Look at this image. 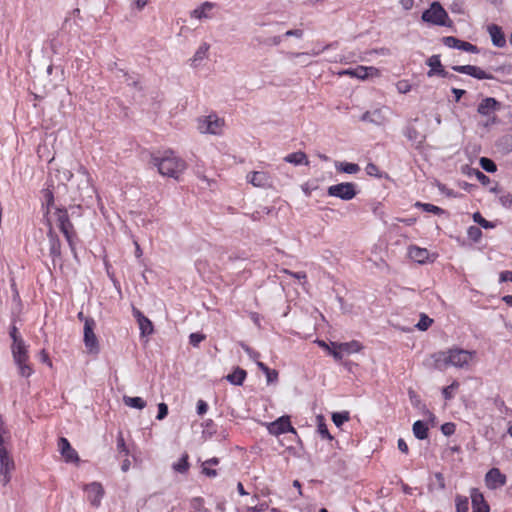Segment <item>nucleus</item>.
<instances>
[{
	"label": "nucleus",
	"instance_id": "35",
	"mask_svg": "<svg viewBox=\"0 0 512 512\" xmlns=\"http://www.w3.org/2000/svg\"><path fill=\"white\" fill-rule=\"evenodd\" d=\"M212 8V4L209 3V2H205L203 5H201L200 7L194 9L192 12H191V16L193 18H196V19H201L203 17H206V11L207 10H210Z\"/></svg>",
	"mask_w": 512,
	"mask_h": 512
},
{
	"label": "nucleus",
	"instance_id": "43",
	"mask_svg": "<svg viewBox=\"0 0 512 512\" xmlns=\"http://www.w3.org/2000/svg\"><path fill=\"white\" fill-rule=\"evenodd\" d=\"M44 200H45V203L47 205V211L48 210H54V197H53V193L52 191H50L49 189H46L44 190Z\"/></svg>",
	"mask_w": 512,
	"mask_h": 512
},
{
	"label": "nucleus",
	"instance_id": "21",
	"mask_svg": "<svg viewBox=\"0 0 512 512\" xmlns=\"http://www.w3.org/2000/svg\"><path fill=\"white\" fill-rule=\"evenodd\" d=\"M408 255L412 260L420 264L426 263L428 261H434L435 259L434 255H432L431 258V255L427 249L417 246L409 247Z\"/></svg>",
	"mask_w": 512,
	"mask_h": 512
},
{
	"label": "nucleus",
	"instance_id": "37",
	"mask_svg": "<svg viewBox=\"0 0 512 512\" xmlns=\"http://www.w3.org/2000/svg\"><path fill=\"white\" fill-rule=\"evenodd\" d=\"M189 468L188 455H183L177 463L173 464V469L179 473H185Z\"/></svg>",
	"mask_w": 512,
	"mask_h": 512
},
{
	"label": "nucleus",
	"instance_id": "27",
	"mask_svg": "<svg viewBox=\"0 0 512 512\" xmlns=\"http://www.w3.org/2000/svg\"><path fill=\"white\" fill-rule=\"evenodd\" d=\"M48 238H49V242H50V255L53 258L60 257L61 244H60V241H59L57 235L55 234V232L53 231L52 228H49Z\"/></svg>",
	"mask_w": 512,
	"mask_h": 512
},
{
	"label": "nucleus",
	"instance_id": "48",
	"mask_svg": "<svg viewBox=\"0 0 512 512\" xmlns=\"http://www.w3.org/2000/svg\"><path fill=\"white\" fill-rule=\"evenodd\" d=\"M441 431L445 436H450L455 432V425L450 422L444 423L441 426Z\"/></svg>",
	"mask_w": 512,
	"mask_h": 512
},
{
	"label": "nucleus",
	"instance_id": "59",
	"mask_svg": "<svg viewBox=\"0 0 512 512\" xmlns=\"http://www.w3.org/2000/svg\"><path fill=\"white\" fill-rule=\"evenodd\" d=\"M207 409H208L207 403L203 400H199L197 403V413L199 415H203L204 413L207 412Z\"/></svg>",
	"mask_w": 512,
	"mask_h": 512
},
{
	"label": "nucleus",
	"instance_id": "24",
	"mask_svg": "<svg viewBox=\"0 0 512 512\" xmlns=\"http://www.w3.org/2000/svg\"><path fill=\"white\" fill-rule=\"evenodd\" d=\"M14 469L15 464L9 452L4 445H0V472L13 471Z\"/></svg>",
	"mask_w": 512,
	"mask_h": 512
},
{
	"label": "nucleus",
	"instance_id": "45",
	"mask_svg": "<svg viewBox=\"0 0 512 512\" xmlns=\"http://www.w3.org/2000/svg\"><path fill=\"white\" fill-rule=\"evenodd\" d=\"M207 51H208L207 46L203 45V46L199 47L194 55L193 62L203 60L207 55Z\"/></svg>",
	"mask_w": 512,
	"mask_h": 512
},
{
	"label": "nucleus",
	"instance_id": "26",
	"mask_svg": "<svg viewBox=\"0 0 512 512\" xmlns=\"http://www.w3.org/2000/svg\"><path fill=\"white\" fill-rule=\"evenodd\" d=\"M488 32L491 36L492 43L497 47H503L506 44V40L501 28L497 25H490Z\"/></svg>",
	"mask_w": 512,
	"mask_h": 512
},
{
	"label": "nucleus",
	"instance_id": "54",
	"mask_svg": "<svg viewBox=\"0 0 512 512\" xmlns=\"http://www.w3.org/2000/svg\"><path fill=\"white\" fill-rule=\"evenodd\" d=\"M318 432L323 438L332 439V436L330 435L327 426L324 423H319L318 425Z\"/></svg>",
	"mask_w": 512,
	"mask_h": 512
},
{
	"label": "nucleus",
	"instance_id": "5",
	"mask_svg": "<svg viewBox=\"0 0 512 512\" xmlns=\"http://www.w3.org/2000/svg\"><path fill=\"white\" fill-rule=\"evenodd\" d=\"M95 327L96 323L93 318H85L84 344L90 354H98L100 350L97 336L94 333Z\"/></svg>",
	"mask_w": 512,
	"mask_h": 512
},
{
	"label": "nucleus",
	"instance_id": "62",
	"mask_svg": "<svg viewBox=\"0 0 512 512\" xmlns=\"http://www.w3.org/2000/svg\"><path fill=\"white\" fill-rule=\"evenodd\" d=\"M398 449L402 452V453H405L407 454L409 449H408V445L407 443L404 441V439L400 438L398 439Z\"/></svg>",
	"mask_w": 512,
	"mask_h": 512
},
{
	"label": "nucleus",
	"instance_id": "19",
	"mask_svg": "<svg viewBox=\"0 0 512 512\" xmlns=\"http://www.w3.org/2000/svg\"><path fill=\"white\" fill-rule=\"evenodd\" d=\"M247 181L255 187L268 188L271 187V177L265 171H254L247 175Z\"/></svg>",
	"mask_w": 512,
	"mask_h": 512
},
{
	"label": "nucleus",
	"instance_id": "32",
	"mask_svg": "<svg viewBox=\"0 0 512 512\" xmlns=\"http://www.w3.org/2000/svg\"><path fill=\"white\" fill-rule=\"evenodd\" d=\"M405 136L408 138V140L412 141L416 144V146H420L423 142L425 137L421 135L416 128L409 126L405 130Z\"/></svg>",
	"mask_w": 512,
	"mask_h": 512
},
{
	"label": "nucleus",
	"instance_id": "44",
	"mask_svg": "<svg viewBox=\"0 0 512 512\" xmlns=\"http://www.w3.org/2000/svg\"><path fill=\"white\" fill-rule=\"evenodd\" d=\"M459 383L454 381L451 385L445 387L442 394L446 400H450L453 397V390L458 388Z\"/></svg>",
	"mask_w": 512,
	"mask_h": 512
},
{
	"label": "nucleus",
	"instance_id": "2",
	"mask_svg": "<svg viewBox=\"0 0 512 512\" xmlns=\"http://www.w3.org/2000/svg\"><path fill=\"white\" fill-rule=\"evenodd\" d=\"M46 220L49 228H52V225L55 224L60 229V231L64 234L72 252H75L74 238L76 233L72 223L69 220L67 211L60 208L48 210L46 212Z\"/></svg>",
	"mask_w": 512,
	"mask_h": 512
},
{
	"label": "nucleus",
	"instance_id": "14",
	"mask_svg": "<svg viewBox=\"0 0 512 512\" xmlns=\"http://www.w3.org/2000/svg\"><path fill=\"white\" fill-rule=\"evenodd\" d=\"M339 75H348L361 80L366 79L369 76H378L379 70L375 67L358 66L354 69H346L339 72Z\"/></svg>",
	"mask_w": 512,
	"mask_h": 512
},
{
	"label": "nucleus",
	"instance_id": "49",
	"mask_svg": "<svg viewBox=\"0 0 512 512\" xmlns=\"http://www.w3.org/2000/svg\"><path fill=\"white\" fill-rule=\"evenodd\" d=\"M168 414V406L165 403L158 404V414L156 418L158 420H163Z\"/></svg>",
	"mask_w": 512,
	"mask_h": 512
},
{
	"label": "nucleus",
	"instance_id": "3",
	"mask_svg": "<svg viewBox=\"0 0 512 512\" xmlns=\"http://www.w3.org/2000/svg\"><path fill=\"white\" fill-rule=\"evenodd\" d=\"M11 348L14 361L19 369V374L23 377H29L33 370L27 364L28 354L23 339L13 342Z\"/></svg>",
	"mask_w": 512,
	"mask_h": 512
},
{
	"label": "nucleus",
	"instance_id": "64",
	"mask_svg": "<svg viewBox=\"0 0 512 512\" xmlns=\"http://www.w3.org/2000/svg\"><path fill=\"white\" fill-rule=\"evenodd\" d=\"M500 280L501 281H512V272L511 271H504L500 274Z\"/></svg>",
	"mask_w": 512,
	"mask_h": 512
},
{
	"label": "nucleus",
	"instance_id": "36",
	"mask_svg": "<svg viewBox=\"0 0 512 512\" xmlns=\"http://www.w3.org/2000/svg\"><path fill=\"white\" fill-rule=\"evenodd\" d=\"M456 511L457 512H468L469 511V501L465 496L457 495L456 499Z\"/></svg>",
	"mask_w": 512,
	"mask_h": 512
},
{
	"label": "nucleus",
	"instance_id": "33",
	"mask_svg": "<svg viewBox=\"0 0 512 512\" xmlns=\"http://www.w3.org/2000/svg\"><path fill=\"white\" fill-rule=\"evenodd\" d=\"M123 402L126 406L139 410H142L146 407V401H144L141 397L123 396Z\"/></svg>",
	"mask_w": 512,
	"mask_h": 512
},
{
	"label": "nucleus",
	"instance_id": "55",
	"mask_svg": "<svg viewBox=\"0 0 512 512\" xmlns=\"http://www.w3.org/2000/svg\"><path fill=\"white\" fill-rule=\"evenodd\" d=\"M499 200L503 206L510 207L512 205V194H504L500 196Z\"/></svg>",
	"mask_w": 512,
	"mask_h": 512
},
{
	"label": "nucleus",
	"instance_id": "15",
	"mask_svg": "<svg viewBox=\"0 0 512 512\" xmlns=\"http://www.w3.org/2000/svg\"><path fill=\"white\" fill-rule=\"evenodd\" d=\"M58 449L61 453L62 457L67 463H75L79 462V456L75 449H73L69 443V441L61 437L58 441Z\"/></svg>",
	"mask_w": 512,
	"mask_h": 512
},
{
	"label": "nucleus",
	"instance_id": "46",
	"mask_svg": "<svg viewBox=\"0 0 512 512\" xmlns=\"http://www.w3.org/2000/svg\"><path fill=\"white\" fill-rule=\"evenodd\" d=\"M117 449L120 453H124L125 456L129 454V450L125 444L122 434H119L117 438Z\"/></svg>",
	"mask_w": 512,
	"mask_h": 512
},
{
	"label": "nucleus",
	"instance_id": "53",
	"mask_svg": "<svg viewBox=\"0 0 512 512\" xmlns=\"http://www.w3.org/2000/svg\"><path fill=\"white\" fill-rule=\"evenodd\" d=\"M411 89V85L408 83V81H399L397 83V90L400 92V93H407L409 92Z\"/></svg>",
	"mask_w": 512,
	"mask_h": 512
},
{
	"label": "nucleus",
	"instance_id": "58",
	"mask_svg": "<svg viewBox=\"0 0 512 512\" xmlns=\"http://www.w3.org/2000/svg\"><path fill=\"white\" fill-rule=\"evenodd\" d=\"M266 379L268 384L276 383L278 380V372L272 369L267 373Z\"/></svg>",
	"mask_w": 512,
	"mask_h": 512
},
{
	"label": "nucleus",
	"instance_id": "13",
	"mask_svg": "<svg viewBox=\"0 0 512 512\" xmlns=\"http://www.w3.org/2000/svg\"><path fill=\"white\" fill-rule=\"evenodd\" d=\"M485 484L489 489L495 490L506 484V476L498 468H492L485 475Z\"/></svg>",
	"mask_w": 512,
	"mask_h": 512
},
{
	"label": "nucleus",
	"instance_id": "38",
	"mask_svg": "<svg viewBox=\"0 0 512 512\" xmlns=\"http://www.w3.org/2000/svg\"><path fill=\"white\" fill-rule=\"evenodd\" d=\"M480 166L483 170L489 173H494L497 170L496 164L489 158H480Z\"/></svg>",
	"mask_w": 512,
	"mask_h": 512
},
{
	"label": "nucleus",
	"instance_id": "10",
	"mask_svg": "<svg viewBox=\"0 0 512 512\" xmlns=\"http://www.w3.org/2000/svg\"><path fill=\"white\" fill-rule=\"evenodd\" d=\"M452 69L458 73L467 74L479 80L494 78L491 74L486 73L483 69L474 65H455L452 66Z\"/></svg>",
	"mask_w": 512,
	"mask_h": 512
},
{
	"label": "nucleus",
	"instance_id": "39",
	"mask_svg": "<svg viewBox=\"0 0 512 512\" xmlns=\"http://www.w3.org/2000/svg\"><path fill=\"white\" fill-rule=\"evenodd\" d=\"M415 206L421 207L424 211L430 212V213H433L436 215L443 213V210L440 207L435 206L433 204L417 202L415 204Z\"/></svg>",
	"mask_w": 512,
	"mask_h": 512
},
{
	"label": "nucleus",
	"instance_id": "12",
	"mask_svg": "<svg viewBox=\"0 0 512 512\" xmlns=\"http://www.w3.org/2000/svg\"><path fill=\"white\" fill-rule=\"evenodd\" d=\"M267 428L269 433L273 435H280L286 432L295 433V429L292 427L288 416L278 418L276 421L270 423Z\"/></svg>",
	"mask_w": 512,
	"mask_h": 512
},
{
	"label": "nucleus",
	"instance_id": "52",
	"mask_svg": "<svg viewBox=\"0 0 512 512\" xmlns=\"http://www.w3.org/2000/svg\"><path fill=\"white\" fill-rule=\"evenodd\" d=\"M7 434H8V431L6 429L5 422L2 418V416L0 415V445H4L5 435H7Z\"/></svg>",
	"mask_w": 512,
	"mask_h": 512
},
{
	"label": "nucleus",
	"instance_id": "63",
	"mask_svg": "<svg viewBox=\"0 0 512 512\" xmlns=\"http://www.w3.org/2000/svg\"><path fill=\"white\" fill-rule=\"evenodd\" d=\"M399 2L405 10H410L414 5V0H399Z\"/></svg>",
	"mask_w": 512,
	"mask_h": 512
},
{
	"label": "nucleus",
	"instance_id": "16",
	"mask_svg": "<svg viewBox=\"0 0 512 512\" xmlns=\"http://www.w3.org/2000/svg\"><path fill=\"white\" fill-rule=\"evenodd\" d=\"M84 490L87 492V498L93 506H99L104 495V489L99 482H92L85 485Z\"/></svg>",
	"mask_w": 512,
	"mask_h": 512
},
{
	"label": "nucleus",
	"instance_id": "7",
	"mask_svg": "<svg viewBox=\"0 0 512 512\" xmlns=\"http://www.w3.org/2000/svg\"><path fill=\"white\" fill-rule=\"evenodd\" d=\"M327 193L331 197H337L346 201L353 199L357 194L355 184L350 182L332 185L328 187Z\"/></svg>",
	"mask_w": 512,
	"mask_h": 512
},
{
	"label": "nucleus",
	"instance_id": "17",
	"mask_svg": "<svg viewBox=\"0 0 512 512\" xmlns=\"http://www.w3.org/2000/svg\"><path fill=\"white\" fill-rule=\"evenodd\" d=\"M443 43L445 46H447L449 48H456V49L463 50V51L470 52V53H478L479 52L477 46H475L469 42L462 41L453 36L444 37Z\"/></svg>",
	"mask_w": 512,
	"mask_h": 512
},
{
	"label": "nucleus",
	"instance_id": "8",
	"mask_svg": "<svg viewBox=\"0 0 512 512\" xmlns=\"http://www.w3.org/2000/svg\"><path fill=\"white\" fill-rule=\"evenodd\" d=\"M224 126L223 119L216 115H209L200 120L198 129L201 133L220 134Z\"/></svg>",
	"mask_w": 512,
	"mask_h": 512
},
{
	"label": "nucleus",
	"instance_id": "41",
	"mask_svg": "<svg viewBox=\"0 0 512 512\" xmlns=\"http://www.w3.org/2000/svg\"><path fill=\"white\" fill-rule=\"evenodd\" d=\"M432 323L433 320L430 317H428L426 314H421L420 320L416 324V327L421 331H425L431 326Z\"/></svg>",
	"mask_w": 512,
	"mask_h": 512
},
{
	"label": "nucleus",
	"instance_id": "6",
	"mask_svg": "<svg viewBox=\"0 0 512 512\" xmlns=\"http://www.w3.org/2000/svg\"><path fill=\"white\" fill-rule=\"evenodd\" d=\"M448 351L450 364L456 368H468L476 355L474 351L459 348L449 349Z\"/></svg>",
	"mask_w": 512,
	"mask_h": 512
},
{
	"label": "nucleus",
	"instance_id": "29",
	"mask_svg": "<svg viewBox=\"0 0 512 512\" xmlns=\"http://www.w3.org/2000/svg\"><path fill=\"white\" fill-rule=\"evenodd\" d=\"M246 371L240 367L235 368V370L226 376V379L233 385H242L246 378Z\"/></svg>",
	"mask_w": 512,
	"mask_h": 512
},
{
	"label": "nucleus",
	"instance_id": "56",
	"mask_svg": "<svg viewBox=\"0 0 512 512\" xmlns=\"http://www.w3.org/2000/svg\"><path fill=\"white\" fill-rule=\"evenodd\" d=\"M283 272L285 274H288V275L298 279V280H305L307 277L305 272H292L288 269H284Z\"/></svg>",
	"mask_w": 512,
	"mask_h": 512
},
{
	"label": "nucleus",
	"instance_id": "18",
	"mask_svg": "<svg viewBox=\"0 0 512 512\" xmlns=\"http://www.w3.org/2000/svg\"><path fill=\"white\" fill-rule=\"evenodd\" d=\"M427 65L430 67V70L428 71L427 75L428 77H432L434 76L435 74L437 75H440L442 77H448V78H454L456 79L457 77L454 76V75H451L449 74L448 72H446L441 64V61H440V56L439 55H432L431 57L428 58L427 60Z\"/></svg>",
	"mask_w": 512,
	"mask_h": 512
},
{
	"label": "nucleus",
	"instance_id": "11",
	"mask_svg": "<svg viewBox=\"0 0 512 512\" xmlns=\"http://www.w3.org/2000/svg\"><path fill=\"white\" fill-rule=\"evenodd\" d=\"M452 69L458 73L467 74L479 80L494 78L491 74L486 73L483 69L474 65H455L452 66Z\"/></svg>",
	"mask_w": 512,
	"mask_h": 512
},
{
	"label": "nucleus",
	"instance_id": "25",
	"mask_svg": "<svg viewBox=\"0 0 512 512\" xmlns=\"http://www.w3.org/2000/svg\"><path fill=\"white\" fill-rule=\"evenodd\" d=\"M434 360V368L438 370H445L448 366H451L449 360V351H440L432 355Z\"/></svg>",
	"mask_w": 512,
	"mask_h": 512
},
{
	"label": "nucleus",
	"instance_id": "57",
	"mask_svg": "<svg viewBox=\"0 0 512 512\" xmlns=\"http://www.w3.org/2000/svg\"><path fill=\"white\" fill-rule=\"evenodd\" d=\"M366 172L370 176H380L378 167L373 163H369L366 166Z\"/></svg>",
	"mask_w": 512,
	"mask_h": 512
},
{
	"label": "nucleus",
	"instance_id": "42",
	"mask_svg": "<svg viewBox=\"0 0 512 512\" xmlns=\"http://www.w3.org/2000/svg\"><path fill=\"white\" fill-rule=\"evenodd\" d=\"M332 420L337 427H340L344 422L349 420V414L348 412L334 413Z\"/></svg>",
	"mask_w": 512,
	"mask_h": 512
},
{
	"label": "nucleus",
	"instance_id": "51",
	"mask_svg": "<svg viewBox=\"0 0 512 512\" xmlns=\"http://www.w3.org/2000/svg\"><path fill=\"white\" fill-rule=\"evenodd\" d=\"M321 51H316V50H312L311 53H298V52H290L288 53V56L289 58L291 59H295V58H302V57H305L307 55H313V56H317L320 54Z\"/></svg>",
	"mask_w": 512,
	"mask_h": 512
},
{
	"label": "nucleus",
	"instance_id": "23",
	"mask_svg": "<svg viewBox=\"0 0 512 512\" xmlns=\"http://www.w3.org/2000/svg\"><path fill=\"white\" fill-rule=\"evenodd\" d=\"M133 315L137 319V322H138V325H139L142 335H150L153 333L152 322L135 307L133 308Z\"/></svg>",
	"mask_w": 512,
	"mask_h": 512
},
{
	"label": "nucleus",
	"instance_id": "34",
	"mask_svg": "<svg viewBox=\"0 0 512 512\" xmlns=\"http://www.w3.org/2000/svg\"><path fill=\"white\" fill-rule=\"evenodd\" d=\"M335 167L338 171L347 174H355L360 170V167L357 164L347 162H336Z\"/></svg>",
	"mask_w": 512,
	"mask_h": 512
},
{
	"label": "nucleus",
	"instance_id": "31",
	"mask_svg": "<svg viewBox=\"0 0 512 512\" xmlns=\"http://www.w3.org/2000/svg\"><path fill=\"white\" fill-rule=\"evenodd\" d=\"M412 430L417 439L424 440L428 437V427L423 421L414 422Z\"/></svg>",
	"mask_w": 512,
	"mask_h": 512
},
{
	"label": "nucleus",
	"instance_id": "47",
	"mask_svg": "<svg viewBox=\"0 0 512 512\" xmlns=\"http://www.w3.org/2000/svg\"><path fill=\"white\" fill-rule=\"evenodd\" d=\"M468 236L470 239H472L474 241H478L480 239V237L482 236V232L478 227L471 226L468 229Z\"/></svg>",
	"mask_w": 512,
	"mask_h": 512
},
{
	"label": "nucleus",
	"instance_id": "50",
	"mask_svg": "<svg viewBox=\"0 0 512 512\" xmlns=\"http://www.w3.org/2000/svg\"><path fill=\"white\" fill-rule=\"evenodd\" d=\"M204 339H205V336L200 333H192L189 336L190 344H192L193 346H197Z\"/></svg>",
	"mask_w": 512,
	"mask_h": 512
},
{
	"label": "nucleus",
	"instance_id": "40",
	"mask_svg": "<svg viewBox=\"0 0 512 512\" xmlns=\"http://www.w3.org/2000/svg\"><path fill=\"white\" fill-rule=\"evenodd\" d=\"M473 220L480 225L481 227L485 229L494 228L495 224L487 221L485 218L482 217V215L479 212H476L473 214Z\"/></svg>",
	"mask_w": 512,
	"mask_h": 512
},
{
	"label": "nucleus",
	"instance_id": "30",
	"mask_svg": "<svg viewBox=\"0 0 512 512\" xmlns=\"http://www.w3.org/2000/svg\"><path fill=\"white\" fill-rule=\"evenodd\" d=\"M332 345L337 347L340 351L346 354L358 352L362 348L361 344L357 341H351L347 343H332Z\"/></svg>",
	"mask_w": 512,
	"mask_h": 512
},
{
	"label": "nucleus",
	"instance_id": "1",
	"mask_svg": "<svg viewBox=\"0 0 512 512\" xmlns=\"http://www.w3.org/2000/svg\"><path fill=\"white\" fill-rule=\"evenodd\" d=\"M152 164L158 168L161 175L179 179L186 169V163L172 151L165 152L163 157H152Z\"/></svg>",
	"mask_w": 512,
	"mask_h": 512
},
{
	"label": "nucleus",
	"instance_id": "61",
	"mask_svg": "<svg viewBox=\"0 0 512 512\" xmlns=\"http://www.w3.org/2000/svg\"><path fill=\"white\" fill-rule=\"evenodd\" d=\"M285 36L286 37L294 36L297 38H301L303 36V31L300 29L288 30V31H286Z\"/></svg>",
	"mask_w": 512,
	"mask_h": 512
},
{
	"label": "nucleus",
	"instance_id": "20",
	"mask_svg": "<svg viewBox=\"0 0 512 512\" xmlns=\"http://www.w3.org/2000/svg\"><path fill=\"white\" fill-rule=\"evenodd\" d=\"M470 497L472 502V512H489L490 508L484 499L483 494L477 489L472 488L470 491Z\"/></svg>",
	"mask_w": 512,
	"mask_h": 512
},
{
	"label": "nucleus",
	"instance_id": "28",
	"mask_svg": "<svg viewBox=\"0 0 512 512\" xmlns=\"http://www.w3.org/2000/svg\"><path fill=\"white\" fill-rule=\"evenodd\" d=\"M284 161L287 163L294 164V165H300V164L308 165L309 164L307 155L302 151L294 152V153L287 155L284 158Z\"/></svg>",
	"mask_w": 512,
	"mask_h": 512
},
{
	"label": "nucleus",
	"instance_id": "4",
	"mask_svg": "<svg viewBox=\"0 0 512 512\" xmlns=\"http://www.w3.org/2000/svg\"><path fill=\"white\" fill-rule=\"evenodd\" d=\"M448 14L445 9L438 2H433L429 9L425 10L422 14V20L434 25L444 26Z\"/></svg>",
	"mask_w": 512,
	"mask_h": 512
},
{
	"label": "nucleus",
	"instance_id": "22",
	"mask_svg": "<svg viewBox=\"0 0 512 512\" xmlns=\"http://www.w3.org/2000/svg\"><path fill=\"white\" fill-rule=\"evenodd\" d=\"M500 107V102H498L495 98L486 97L478 105L477 112L482 116H489L494 111L499 110Z\"/></svg>",
	"mask_w": 512,
	"mask_h": 512
},
{
	"label": "nucleus",
	"instance_id": "9",
	"mask_svg": "<svg viewBox=\"0 0 512 512\" xmlns=\"http://www.w3.org/2000/svg\"><path fill=\"white\" fill-rule=\"evenodd\" d=\"M389 115L390 109L388 107H380L371 111H366L361 116V120L364 122H370L375 125H384L388 122Z\"/></svg>",
	"mask_w": 512,
	"mask_h": 512
},
{
	"label": "nucleus",
	"instance_id": "60",
	"mask_svg": "<svg viewBox=\"0 0 512 512\" xmlns=\"http://www.w3.org/2000/svg\"><path fill=\"white\" fill-rule=\"evenodd\" d=\"M241 347L251 358L256 359L259 357V353L253 351L248 345L241 343Z\"/></svg>",
	"mask_w": 512,
	"mask_h": 512
}]
</instances>
